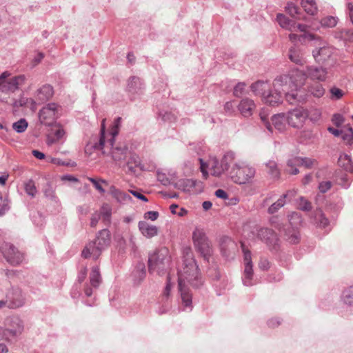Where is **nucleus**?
Masks as SVG:
<instances>
[{
  "label": "nucleus",
  "instance_id": "f257e3e1",
  "mask_svg": "<svg viewBox=\"0 0 353 353\" xmlns=\"http://www.w3.org/2000/svg\"><path fill=\"white\" fill-rule=\"evenodd\" d=\"M327 70L322 66H307L306 72L296 69L288 74H283L274 79V88L287 91V101L291 105L305 103L307 94L304 85L307 79L324 82L327 79Z\"/></svg>",
  "mask_w": 353,
  "mask_h": 353
},
{
  "label": "nucleus",
  "instance_id": "f03ea898",
  "mask_svg": "<svg viewBox=\"0 0 353 353\" xmlns=\"http://www.w3.org/2000/svg\"><path fill=\"white\" fill-rule=\"evenodd\" d=\"M178 283L182 303L185 307H190L192 296L188 286L199 288L203 285V281L194 253L190 247H185L182 250L181 264L178 268Z\"/></svg>",
  "mask_w": 353,
  "mask_h": 353
},
{
  "label": "nucleus",
  "instance_id": "7ed1b4c3",
  "mask_svg": "<svg viewBox=\"0 0 353 353\" xmlns=\"http://www.w3.org/2000/svg\"><path fill=\"white\" fill-rule=\"evenodd\" d=\"M121 121V118L117 117L113 122L110 132L107 133L105 132V119H103L101 121L99 139L93 145L94 149L101 150L103 155L110 154L112 161L119 163L125 160L128 153L126 145L120 143L114 145L115 137L119 134Z\"/></svg>",
  "mask_w": 353,
  "mask_h": 353
},
{
  "label": "nucleus",
  "instance_id": "20e7f679",
  "mask_svg": "<svg viewBox=\"0 0 353 353\" xmlns=\"http://www.w3.org/2000/svg\"><path fill=\"white\" fill-rule=\"evenodd\" d=\"M235 158L234 153L228 152L224 154L221 159H218L215 157H210L207 162L199 159L201 163V171L204 179L209 177V173L207 172L210 169L211 174L214 177H220L225 172H226Z\"/></svg>",
  "mask_w": 353,
  "mask_h": 353
},
{
  "label": "nucleus",
  "instance_id": "39448f33",
  "mask_svg": "<svg viewBox=\"0 0 353 353\" xmlns=\"http://www.w3.org/2000/svg\"><path fill=\"white\" fill-rule=\"evenodd\" d=\"M110 244V232L108 230H102L97 236L96 239L87 244L83 251L82 256L84 258L93 257L98 259L101 252L108 248Z\"/></svg>",
  "mask_w": 353,
  "mask_h": 353
},
{
  "label": "nucleus",
  "instance_id": "423d86ee",
  "mask_svg": "<svg viewBox=\"0 0 353 353\" xmlns=\"http://www.w3.org/2000/svg\"><path fill=\"white\" fill-rule=\"evenodd\" d=\"M255 174V168L244 162L236 163L230 172L232 180L236 184L251 183Z\"/></svg>",
  "mask_w": 353,
  "mask_h": 353
},
{
  "label": "nucleus",
  "instance_id": "0eeeda50",
  "mask_svg": "<svg viewBox=\"0 0 353 353\" xmlns=\"http://www.w3.org/2000/svg\"><path fill=\"white\" fill-rule=\"evenodd\" d=\"M192 241L196 251L203 256L204 260L209 261L212 255V247L202 228H195L192 232Z\"/></svg>",
  "mask_w": 353,
  "mask_h": 353
},
{
  "label": "nucleus",
  "instance_id": "6e6552de",
  "mask_svg": "<svg viewBox=\"0 0 353 353\" xmlns=\"http://www.w3.org/2000/svg\"><path fill=\"white\" fill-rule=\"evenodd\" d=\"M170 255L168 248L163 247L149 258V270L157 271L159 274L168 267Z\"/></svg>",
  "mask_w": 353,
  "mask_h": 353
},
{
  "label": "nucleus",
  "instance_id": "1a4fd4ad",
  "mask_svg": "<svg viewBox=\"0 0 353 353\" xmlns=\"http://www.w3.org/2000/svg\"><path fill=\"white\" fill-rule=\"evenodd\" d=\"M10 73L6 71L0 75V90L3 92H14L24 84L26 77L21 74L8 79Z\"/></svg>",
  "mask_w": 353,
  "mask_h": 353
},
{
  "label": "nucleus",
  "instance_id": "9d476101",
  "mask_svg": "<svg viewBox=\"0 0 353 353\" xmlns=\"http://www.w3.org/2000/svg\"><path fill=\"white\" fill-rule=\"evenodd\" d=\"M61 107L59 105L50 103L41 108L39 113L40 122L46 125H50L59 117Z\"/></svg>",
  "mask_w": 353,
  "mask_h": 353
},
{
  "label": "nucleus",
  "instance_id": "9b49d317",
  "mask_svg": "<svg viewBox=\"0 0 353 353\" xmlns=\"http://www.w3.org/2000/svg\"><path fill=\"white\" fill-rule=\"evenodd\" d=\"M261 121L268 130L272 132L273 128L283 132L287 129L288 119L285 114L280 113L274 114L271 118V122L268 120L267 116L263 113H259Z\"/></svg>",
  "mask_w": 353,
  "mask_h": 353
},
{
  "label": "nucleus",
  "instance_id": "f8f14e48",
  "mask_svg": "<svg viewBox=\"0 0 353 353\" xmlns=\"http://www.w3.org/2000/svg\"><path fill=\"white\" fill-rule=\"evenodd\" d=\"M285 114L288 124L294 128H301L307 120L306 109L303 107L292 110Z\"/></svg>",
  "mask_w": 353,
  "mask_h": 353
},
{
  "label": "nucleus",
  "instance_id": "ddd939ff",
  "mask_svg": "<svg viewBox=\"0 0 353 353\" xmlns=\"http://www.w3.org/2000/svg\"><path fill=\"white\" fill-rule=\"evenodd\" d=\"M7 307L10 309H17L23 305L24 296L22 290L18 287H12L6 294Z\"/></svg>",
  "mask_w": 353,
  "mask_h": 353
},
{
  "label": "nucleus",
  "instance_id": "4468645a",
  "mask_svg": "<svg viewBox=\"0 0 353 353\" xmlns=\"http://www.w3.org/2000/svg\"><path fill=\"white\" fill-rule=\"evenodd\" d=\"M252 233L253 239L256 236L270 246L274 245L278 241V236L275 232L269 228H259L256 227Z\"/></svg>",
  "mask_w": 353,
  "mask_h": 353
},
{
  "label": "nucleus",
  "instance_id": "2eb2a0df",
  "mask_svg": "<svg viewBox=\"0 0 353 353\" xmlns=\"http://www.w3.org/2000/svg\"><path fill=\"white\" fill-rule=\"evenodd\" d=\"M241 248H243V251L244 253V284L246 286H250L252 285V279L253 276V269H252V254L250 252L245 248L244 245H241Z\"/></svg>",
  "mask_w": 353,
  "mask_h": 353
},
{
  "label": "nucleus",
  "instance_id": "dca6fc26",
  "mask_svg": "<svg viewBox=\"0 0 353 353\" xmlns=\"http://www.w3.org/2000/svg\"><path fill=\"white\" fill-rule=\"evenodd\" d=\"M3 252L7 261L14 265L20 264L24 259L23 254L11 245L4 246Z\"/></svg>",
  "mask_w": 353,
  "mask_h": 353
},
{
  "label": "nucleus",
  "instance_id": "f3484780",
  "mask_svg": "<svg viewBox=\"0 0 353 353\" xmlns=\"http://www.w3.org/2000/svg\"><path fill=\"white\" fill-rule=\"evenodd\" d=\"M277 21L281 27L285 28L291 32H305L307 26L300 23H296L294 21L290 20L282 14L277 16Z\"/></svg>",
  "mask_w": 353,
  "mask_h": 353
},
{
  "label": "nucleus",
  "instance_id": "a211bd4d",
  "mask_svg": "<svg viewBox=\"0 0 353 353\" xmlns=\"http://www.w3.org/2000/svg\"><path fill=\"white\" fill-rule=\"evenodd\" d=\"M274 90H271L267 94H265L263 97V101L265 103L270 105H276L279 104L282 100L281 92L285 93V98L287 99V91L282 89H276L274 88V81H273Z\"/></svg>",
  "mask_w": 353,
  "mask_h": 353
},
{
  "label": "nucleus",
  "instance_id": "6ab92c4d",
  "mask_svg": "<svg viewBox=\"0 0 353 353\" xmlns=\"http://www.w3.org/2000/svg\"><path fill=\"white\" fill-rule=\"evenodd\" d=\"M314 161L310 160L309 159H299V158H294L288 162V168L287 171L290 174H297L299 173V170L297 168H294L299 165H303L305 168H310L314 164Z\"/></svg>",
  "mask_w": 353,
  "mask_h": 353
},
{
  "label": "nucleus",
  "instance_id": "aec40b11",
  "mask_svg": "<svg viewBox=\"0 0 353 353\" xmlns=\"http://www.w3.org/2000/svg\"><path fill=\"white\" fill-rule=\"evenodd\" d=\"M313 57L318 63H324L332 54V49L327 46H323L319 48L313 50Z\"/></svg>",
  "mask_w": 353,
  "mask_h": 353
},
{
  "label": "nucleus",
  "instance_id": "412c9836",
  "mask_svg": "<svg viewBox=\"0 0 353 353\" xmlns=\"http://www.w3.org/2000/svg\"><path fill=\"white\" fill-rule=\"evenodd\" d=\"M256 108V105L252 99L244 98L238 105V110L241 115L245 117L252 115Z\"/></svg>",
  "mask_w": 353,
  "mask_h": 353
},
{
  "label": "nucleus",
  "instance_id": "4be33fe9",
  "mask_svg": "<svg viewBox=\"0 0 353 353\" xmlns=\"http://www.w3.org/2000/svg\"><path fill=\"white\" fill-rule=\"evenodd\" d=\"M138 228L139 232L147 239H152L159 233L157 227L144 221L139 222Z\"/></svg>",
  "mask_w": 353,
  "mask_h": 353
},
{
  "label": "nucleus",
  "instance_id": "5701e85b",
  "mask_svg": "<svg viewBox=\"0 0 353 353\" xmlns=\"http://www.w3.org/2000/svg\"><path fill=\"white\" fill-rule=\"evenodd\" d=\"M53 90L50 85H43L36 91L35 99L39 103L47 101L52 98Z\"/></svg>",
  "mask_w": 353,
  "mask_h": 353
},
{
  "label": "nucleus",
  "instance_id": "b1692460",
  "mask_svg": "<svg viewBox=\"0 0 353 353\" xmlns=\"http://www.w3.org/2000/svg\"><path fill=\"white\" fill-rule=\"evenodd\" d=\"M265 172L273 180H278L281 177V170L278 164L273 160H270L265 163Z\"/></svg>",
  "mask_w": 353,
  "mask_h": 353
},
{
  "label": "nucleus",
  "instance_id": "393cba45",
  "mask_svg": "<svg viewBox=\"0 0 353 353\" xmlns=\"http://www.w3.org/2000/svg\"><path fill=\"white\" fill-rule=\"evenodd\" d=\"M288 57L292 62L297 65H303L306 63L301 50L296 47H292L289 50Z\"/></svg>",
  "mask_w": 353,
  "mask_h": 353
},
{
  "label": "nucleus",
  "instance_id": "a878e982",
  "mask_svg": "<svg viewBox=\"0 0 353 353\" xmlns=\"http://www.w3.org/2000/svg\"><path fill=\"white\" fill-rule=\"evenodd\" d=\"M306 94L309 93L310 95H312L314 97L320 99L323 97L325 94V89L323 86L319 83H310L305 90Z\"/></svg>",
  "mask_w": 353,
  "mask_h": 353
},
{
  "label": "nucleus",
  "instance_id": "bb28decb",
  "mask_svg": "<svg viewBox=\"0 0 353 353\" xmlns=\"http://www.w3.org/2000/svg\"><path fill=\"white\" fill-rule=\"evenodd\" d=\"M110 193L113 199L120 203L132 199L125 192L121 191L114 185L110 187Z\"/></svg>",
  "mask_w": 353,
  "mask_h": 353
},
{
  "label": "nucleus",
  "instance_id": "cd10ccee",
  "mask_svg": "<svg viewBox=\"0 0 353 353\" xmlns=\"http://www.w3.org/2000/svg\"><path fill=\"white\" fill-rule=\"evenodd\" d=\"M13 105L14 108L25 107L30 108L33 112H34L37 109V103L32 98L21 97L16 101Z\"/></svg>",
  "mask_w": 353,
  "mask_h": 353
},
{
  "label": "nucleus",
  "instance_id": "c85d7f7f",
  "mask_svg": "<svg viewBox=\"0 0 353 353\" xmlns=\"http://www.w3.org/2000/svg\"><path fill=\"white\" fill-rule=\"evenodd\" d=\"M313 223L316 226L323 228L329 224V220L324 216L321 209H316L314 212Z\"/></svg>",
  "mask_w": 353,
  "mask_h": 353
},
{
  "label": "nucleus",
  "instance_id": "c756f323",
  "mask_svg": "<svg viewBox=\"0 0 353 353\" xmlns=\"http://www.w3.org/2000/svg\"><path fill=\"white\" fill-rule=\"evenodd\" d=\"M58 129L52 134L48 137V144L52 145L61 141L65 136V131L61 125H57Z\"/></svg>",
  "mask_w": 353,
  "mask_h": 353
},
{
  "label": "nucleus",
  "instance_id": "7c9ffc66",
  "mask_svg": "<svg viewBox=\"0 0 353 353\" xmlns=\"http://www.w3.org/2000/svg\"><path fill=\"white\" fill-rule=\"evenodd\" d=\"M251 89L256 95H261L263 98L265 91L270 89V85L265 81H256L252 83Z\"/></svg>",
  "mask_w": 353,
  "mask_h": 353
},
{
  "label": "nucleus",
  "instance_id": "2f4dec72",
  "mask_svg": "<svg viewBox=\"0 0 353 353\" xmlns=\"http://www.w3.org/2000/svg\"><path fill=\"white\" fill-rule=\"evenodd\" d=\"M339 165L345 170L353 172V163L347 154H341L338 161Z\"/></svg>",
  "mask_w": 353,
  "mask_h": 353
},
{
  "label": "nucleus",
  "instance_id": "473e14b6",
  "mask_svg": "<svg viewBox=\"0 0 353 353\" xmlns=\"http://www.w3.org/2000/svg\"><path fill=\"white\" fill-rule=\"evenodd\" d=\"M341 301L345 304L353 306V285L346 288L343 290Z\"/></svg>",
  "mask_w": 353,
  "mask_h": 353
},
{
  "label": "nucleus",
  "instance_id": "72a5a7b5",
  "mask_svg": "<svg viewBox=\"0 0 353 353\" xmlns=\"http://www.w3.org/2000/svg\"><path fill=\"white\" fill-rule=\"evenodd\" d=\"M307 119L310 121L316 123L321 119L322 112L321 109L316 108H312L309 110L306 109Z\"/></svg>",
  "mask_w": 353,
  "mask_h": 353
},
{
  "label": "nucleus",
  "instance_id": "f704fd0d",
  "mask_svg": "<svg viewBox=\"0 0 353 353\" xmlns=\"http://www.w3.org/2000/svg\"><path fill=\"white\" fill-rule=\"evenodd\" d=\"M301 6L305 11L310 14L314 15L317 12V7L314 0H301Z\"/></svg>",
  "mask_w": 353,
  "mask_h": 353
},
{
  "label": "nucleus",
  "instance_id": "c9c22d12",
  "mask_svg": "<svg viewBox=\"0 0 353 353\" xmlns=\"http://www.w3.org/2000/svg\"><path fill=\"white\" fill-rule=\"evenodd\" d=\"M128 168L135 172L136 169L143 170V166L141 164V161L139 157L136 154H132L128 161Z\"/></svg>",
  "mask_w": 353,
  "mask_h": 353
},
{
  "label": "nucleus",
  "instance_id": "e433bc0d",
  "mask_svg": "<svg viewBox=\"0 0 353 353\" xmlns=\"http://www.w3.org/2000/svg\"><path fill=\"white\" fill-rule=\"evenodd\" d=\"M90 285L94 288H97L99 286L101 279V274L99 272V268L94 267L92 270L90 276Z\"/></svg>",
  "mask_w": 353,
  "mask_h": 353
},
{
  "label": "nucleus",
  "instance_id": "4c0bfd02",
  "mask_svg": "<svg viewBox=\"0 0 353 353\" xmlns=\"http://www.w3.org/2000/svg\"><path fill=\"white\" fill-rule=\"evenodd\" d=\"M302 33H303V34H301V35H298V34H294V33H291L289 34V39L290 40L292 41V42H294L296 41H301V39H307V40H309V41H313L314 39H316V38H318L316 36H315L314 34H312V33H309L307 32V30L305 32H301Z\"/></svg>",
  "mask_w": 353,
  "mask_h": 353
},
{
  "label": "nucleus",
  "instance_id": "58836bf2",
  "mask_svg": "<svg viewBox=\"0 0 353 353\" xmlns=\"http://www.w3.org/2000/svg\"><path fill=\"white\" fill-rule=\"evenodd\" d=\"M112 208L110 205L104 203L101 208V211L99 212L103 218V221L106 224L110 223L111 216Z\"/></svg>",
  "mask_w": 353,
  "mask_h": 353
},
{
  "label": "nucleus",
  "instance_id": "ea45409f",
  "mask_svg": "<svg viewBox=\"0 0 353 353\" xmlns=\"http://www.w3.org/2000/svg\"><path fill=\"white\" fill-rule=\"evenodd\" d=\"M288 221L292 229H298L301 223V218L297 212H294L288 215Z\"/></svg>",
  "mask_w": 353,
  "mask_h": 353
},
{
  "label": "nucleus",
  "instance_id": "a19ab883",
  "mask_svg": "<svg viewBox=\"0 0 353 353\" xmlns=\"http://www.w3.org/2000/svg\"><path fill=\"white\" fill-rule=\"evenodd\" d=\"M286 203V201L283 200V198H279L278 201H276L274 203L268 208V212L272 214L275 212H278L279 209L283 207V205Z\"/></svg>",
  "mask_w": 353,
  "mask_h": 353
},
{
  "label": "nucleus",
  "instance_id": "79ce46f5",
  "mask_svg": "<svg viewBox=\"0 0 353 353\" xmlns=\"http://www.w3.org/2000/svg\"><path fill=\"white\" fill-rule=\"evenodd\" d=\"M88 179L93 184L96 190H97L101 193L105 192V190L103 188L102 185L104 184L105 185H108V183L107 181H105L103 179H96L92 177H90Z\"/></svg>",
  "mask_w": 353,
  "mask_h": 353
},
{
  "label": "nucleus",
  "instance_id": "37998d69",
  "mask_svg": "<svg viewBox=\"0 0 353 353\" xmlns=\"http://www.w3.org/2000/svg\"><path fill=\"white\" fill-rule=\"evenodd\" d=\"M321 23L323 27L333 28L336 26L337 19L334 17L328 16L322 18Z\"/></svg>",
  "mask_w": 353,
  "mask_h": 353
},
{
  "label": "nucleus",
  "instance_id": "c03bdc74",
  "mask_svg": "<svg viewBox=\"0 0 353 353\" xmlns=\"http://www.w3.org/2000/svg\"><path fill=\"white\" fill-rule=\"evenodd\" d=\"M25 192L34 197L37 193V189L34 185V183L32 180H29L26 183H24Z\"/></svg>",
  "mask_w": 353,
  "mask_h": 353
},
{
  "label": "nucleus",
  "instance_id": "a18cd8bd",
  "mask_svg": "<svg viewBox=\"0 0 353 353\" xmlns=\"http://www.w3.org/2000/svg\"><path fill=\"white\" fill-rule=\"evenodd\" d=\"M28 127L27 121L22 119L13 123V129L18 133L23 132Z\"/></svg>",
  "mask_w": 353,
  "mask_h": 353
},
{
  "label": "nucleus",
  "instance_id": "49530a36",
  "mask_svg": "<svg viewBox=\"0 0 353 353\" xmlns=\"http://www.w3.org/2000/svg\"><path fill=\"white\" fill-rule=\"evenodd\" d=\"M330 99L332 100H339L342 99L344 95V92L343 90L339 89V88L333 87L330 90Z\"/></svg>",
  "mask_w": 353,
  "mask_h": 353
},
{
  "label": "nucleus",
  "instance_id": "de8ad7c7",
  "mask_svg": "<svg viewBox=\"0 0 353 353\" xmlns=\"http://www.w3.org/2000/svg\"><path fill=\"white\" fill-rule=\"evenodd\" d=\"M298 208L299 209L303 211H309L312 206L311 205V203L306 200L304 197L301 196L299 199L298 202Z\"/></svg>",
  "mask_w": 353,
  "mask_h": 353
},
{
  "label": "nucleus",
  "instance_id": "09e8293b",
  "mask_svg": "<svg viewBox=\"0 0 353 353\" xmlns=\"http://www.w3.org/2000/svg\"><path fill=\"white\" fill-rule=\"evenodd\" d=\"M288 239L291 243L296 244L299 242L300 236L297 229H292V232H286Z\"/></svg>",
  "mask_w": 353,
  "mask_h": 353
},
{
  "label": "nucleus",
  "instance_id": "8fccbe9b",
  "mask_svg": "<svg viewBox=\"0 0 353 353\" xmlns=\"http://www.w3.org/2000/svg\"><path fill=\"white\" fill-rule=\"evenodd\" d=\"M287 12L294 18L301 19L299 15V8L293 3H288L286 7Z\"/></svg>",
  "mask_w": 353,
  "mask_h": 353
},
{
  "label": "nucleus",
  "instance_id": "3c124183",
  "mask_svg": "<svg viewBox=\"0 0 353 353\" xmlns=\"http://www.w3.org/2000/svg\"><path fill=\"white\" fill-rule=\"evenodd\" d=\"M246 85L244 83H238L233 90V94L236 97H240L245 93Z\"/></svg>",
  "mask_w": 353,
  "mask_h": 353
},
{
  "label": "nucleus",
  "instance_id": "603ef678",
  "mask_svg": "<svg viewBox=\"0 0 353 353\" xmlns=\"http://www.w3.org/2000/svg\"><path fill=\"white\" fill-rule=\"evenodd\" d=\"M10 205L8 199L0 198V216H3L9 210Z\"/></svg>",
  "mask_w": 353,
  "mask_h": 353
},
{
  "label": "nucleus",
  "instance_id": "864d4df0",
  "mask_svg": "<svg viewBox=\"0 0 353 353\" xmlns=\"http://www.w3.org/2000/svg\"><path fill=\"white\" fill-rule=\"evenodd\" d=\"M347 132H343L342 135V138L343 140L347 141L348 143H350L352 141L353 139V132L352 128L350 126V125H347L346 126Z\"/></svg>",
  "mask_w": 353,
  "mask_h": 353
},
{
  "label": "nucleus",
  "instance_id": "5fc2aeb1",
  "mask_svg": "<svg viewBox=\"0 0 353 353\" xmlns=\"http://www.w3.org/2000/svg\"><path fill=\"white\" fill-rule=\"evenodd\" d=\"M296 195H297V190L294 189V190H290L288 191L286 193L283 194L281 196V198H283V201H291L296 197Z\"/></svg>",
  "mask_w": 353,
  "mask_h": 353
},
{
  "label": "nucleus",
  "instance_id": "6e6d98bb",
  "mask_svg": "<svg viewBox=\"0 0 353 353\" xmlns=\"http://www.w3.org/2000/svg\"><path fill=\"white\" fill-rule=\"evenodd\" d=\"M332 121L336 127H340L344 121V119L341 114H334L332 117Z\"/></svg>",
  "mask_w": 353,
  "mask_h": 353
},
{
  "label": "nucleus",
  "instance_id": "4d7b16f0",
  "mask_svg": "<svg viewBox=\"0 0 353 353\" xmlns=\"http://www.w3.org/2000/svg\"><path fill=\"white\" fill-rule=\"evenodd\" d=\"M129 192L131 193L139 200L143 201L144 202L148 201L147 198L139 190H130Z\"/></svg>",
  "mask_w": 353,
  "mask_h": 353
},
{
  "label": "nucleus",
  "instance_id": "13d9d810",
  "mask_svg": "<svg viewBox=\"0 0 353 353\" xmlns=\"http://www.w3.org/2000/svg\"><path fill=\"white\" fill-rule=\"evenodd\" d=\"M159 217L158 212L155 211H149L145 213L144 218L146 219H150L151 221H155Z\"/></svg>",
  "mask_w": 353,
  "mask_h": 353
},
{
  "label": "nucleus",
  "instance_id": "bf43d9fd",
  "mask_svg": "<svg viewBox=\"0 0 353 353\" xmlns=\"http://www.w3.org/2000/svg\"><path fill=\"white\" fill-rule=\"evenodd\" d=\"M332 187V183L330 181H323L319 185V190L322 192H325Z\"/></svg>",
  "mask_w": 353,
  "mask_h": 353
},
{
  "label": "nucleus",
  "instance_id": "052dcab7",
  "mask_svg": "<svg viewBox=\"0 0 353 353\" xmlns=\"http://www.w3.org/2000/svg\"><path fill=\"white\" fill-rule=\"evenodd\" d=\"M101 219V214L97 212H94L91 217L90 225L92 228H94L97 224L99 223Z\"/></svg>",
  "mask_w": 353,
  "mask_h": 353
},
{
  "label": "nucleus",
  "instance_id": "680f3d73",
  "mask_svg": "<svg viewBox=\"0 0 353 353\" xmlns=\"http://www.w3.org/2000/svg\"><path fill=\"white\" fill-rule=\"evenodd\" d=\"M215 196L222 199H227L228 197V193L221 189L216 190Z\"/></svg>",
  "mask_w": 353,
  "mask_h": 353
},
{
  "label": "nucleus",
  "instance_id": "e2e57ef3",
  "mask_svg": "<svg viewBox=\"0 0 353 353\" xmlns=\"http://www.w3.org/2000/svg\"><path fill=\"white\" fill-rule=\"evenodd\" d=\"M137 273L139 274V282H140L145 278V272L144 270L143 264L141 265V270H139V271H137Z\"/></svg>",
  "mask_w": 353,
  "mask_h": 353
},
{
  "label": "nucleus",
  "instance_id": "0e129e2a",
  "mask_svg": "<svg viewBox=\"0 0 353 353\" xmlns=\"http://www.w3.org/2000/svg\"><path fill=\"white\" fill-rule=\"evenodd\" d=\"M328 130L331 132L334 137H339L343 134V130H340L338 129H335L334 128H329Z\"/></svg>",
  "mask_w": 353,
  "mask_h": 353
},
{
  "label": "nucleus",
  "instance_id": "69168bd1",
  "mask_svg": "<svg viewBox=\"0 0 353 353\" xmlns=\"http://www.w3.org/2000/svg\"><path fill=\"white\" fill-rule=\"evenodd\" d=\"M32 154L36 159H38L39 160H42L45 157L44 154L38 150H33Z\"/></svg>",
  "mask_w": 353,
  "mask_h": 353
},
{
  "label": "nucleus",
  "instance_id": "338daca9",
  "mask_svg": "<svg viewBox=\"0 0 353 353\" xmlns=\"http://www.w3.org/2000/svg\"><path fill=\"white\" fill-rule=\"evenodd\" d=\"M348 10H349V14L350 17V20L352 23H353V5L351 3H349L347 5Z\"/></svg>",
  "mask_w": 353,
  "mask_h": 353
},
{
  "label": "nucleus",
  "instance_id": "774afa93",
  "mask_svg": "<svg viewBox=\"0 0 353 353\" xmlns=\"http://www.w3.org/2000/svg\"><path fill=\"white\" fill-rule=\"evenodd\" d=\"M312 176L310 174H307L303 179H302V184L306 185L311 181Z\"/></svg>",
  "mask_w": 353,
  "mask_h": 353
}]
</instances>
